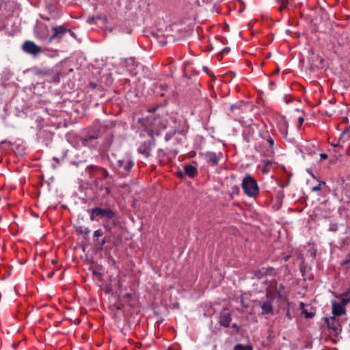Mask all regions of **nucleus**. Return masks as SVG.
Returning <instances> with one entry per match:
<instances>
[{"mask_svg": "<svg viewBox=\"0 0 350 350\" xmlns=\"http://www.w3.org/2000/svg\"><path fill=\"white\" fill-rule=\"evenodd\" d=\"M103 232L100 229H98V230H96L94 232V235H93V237H94V241L95 243H98V239L99 237H102L103 236Z\"/></svg>", "mask_w": 350, "mask_h": 350, "instance_id": "obj_39", "label": "nucleus"}, {"mask_svg": "<svg viewBox=\"0 0 350 350\" xmlns=\"http://www.w3.org/2000/svg\"><path fill=\"white\" fill-rule=\"evenodd\" d=\"M68 33H69L70 34V36L73 38H75L76 37V34L75 33H74L73 31H72V30L70 29V31H68Z\"/></svg>", "mask_w": 350, "mask_h": 350, "instance_id": "obj_63", "label": "nucleus"}, {"mask_svg": "<svg viewBox=\"0 0 350 350\" xmlns=\"http://www.w3.org/2000/svg\"><path fill=\"white\" fill-rule=\"evenodd\" d=\"M232 327L236 331L237 333H239L241 330V327L238 325L237 323H233L232 325Z\"/></svg>", "mask_w": 350, "mask_h": 350, "instance_id": "obj_49", "label": "nucleus"}, {"mask_svg": "<svg viewBox=\"0 0 350 350\" xmlns=\"http://www.w3.org/2000/svg\"><path fill=\"white\" fill-rule=\"evenodd\" d=\"M299 308L301 310V314L304 316L306 319H312L315 315V312H309L307 310V309L305 308V304L302 301L299 303Z\"/></svg>", "mask_w": 350, "mask_h": 350, "instance_id": "obj_28", "label": "nucleus"}, {"mask_svg": "<svg viewBox=\"0 0 350 350\" xmlns=\"http://www.w3.org/2000/svg\"><path fill=\"white\" fill-rule=\"evenodd\" d=\"M350 262V254L348 255L347 259L341 262V265H345Z\"/></svg>", "mask_w": 350, "mask_h": 350, "instance_id": "obj_51", "label": "nucleus"}, {"mask_svg": "<svg viewBox=\"0 0 350 350\" xmlns=\"http://www.w3.org/2000/svg\"><path fill=\"white\" fill-rule=\"evenodd\" d=\"M332 317H336L337 316H340L343 314H345L346 310L345 308L343 307V305H340V303H338L335 301H332Z\"/></svg>", "mask_w": 350, "mask_h": 350, "instance_id": "obj_19", "label": "nucleus"}, {"mask_svg": "<svg viewBox=\"0 0 350 350\" xmlns=\"http://www.w3.org/2000/svg\"><path fill=\"white\" fill-rule=\"evenodd\" d=\"M117 225L116 218L113 219H107L104 221L103 227L106 231L111 233L112 228Z\"/></svg>", "mask_w": 350, "mask_h": 350, "instance_id": "obj_29", "label": "nucleus"}, {"mask_svg": "<svg viewBox=\"0 0 350 350\" xmlns=\"http://www.w3.org/2000/svg\"><path fill=\"white\" fill-rule=\"evenodd\" d=\"M244 193L250 198H256L259 194V187L257 181L250 174L246 175L241 184Z\"/></svg>", "mask_w": 350, "mask_h": 350, "instance_id": "obj_7", "label": "nucleus"}, {"mask_svg": "<svg viewBox=\"0 0 350 350\" xmlns=\"http://www.w3.org/2000/svg\"><path fill=\"white\" fill-rule=\"evenodd\" d=\"M304 121V118L303 116H300L298 118V126L301 127L303 124V122Z\"/></svg>", "mask_w": 350, "mask_h": 350, "instance_id": "obj_52", "label": "nucleus"}, {"mask_svg": "<svg viewBox=\"0 0 350 350\" xmlns=\"http://www.w3.org/2000/svg\"><path fill=\"white\" fill-rule=\"evenodd\" d=\"M167 155V153L164 151V150L161 149V148H159L158 150H157V158L159 159V163L163 165V162L162 161L163 158L164 157H165Z\"/></svg>", "mask_w": 350, "mask_h": 350, "instance_id": "obj_37", "label": "nucleus"}, {"mask_svg": "<svg viewBox=\"0 0 350 350\" xmlns=\"http://www.w3.org/2000/svg\"><path fill=\"white\" fill-rule=\"evenodd\" d=\"M97 86H98L97 83H96L94 82H90L89 83V87L92 89H96L97 88Z\"/></svg>", "mask_w": 350, "mask_h": 350, "instance_id": "obj_54", "label": "nucleus"}, {"mask_svg": "<svg viewBox=\"0 0 350 350\" xmlns=\"http://www.w3.org/2000/svg\"><path fill=\"white\" fill-rule=\"evenodd\" d=\"M175 134H176V131H168L167 133H166V134L165 135V142L170 141V139H172V137L175 135Z\"/></svg>", "mask_w": 350, "mask_h": 350, "instance_id": "obj_40", "label": "nucleus"}, {"mask_svg": "<svg viewBox=\"0 0 350 350\" xmlns=\"http://www.w3.org/2000/svg\"><path fill=\"white\" fill-rule=\"evenodd\" d=\"M100 133L98 131L87 130L82 135L79 137V144L87 147L91 150L96 149L98 145V138Z\"/></svg>", "mask_w": 350, "mask_h": 350, "instance_id": "obj_5", "label": "nucleus"}, {"mask_svg": "<svg viewBox=\"0 0 350 350\" xmlns=\"http://www.w3.org/2000/svg\"><path fill=\"white\" fill-rule=\"evenodd\" d=\"M338 230V224L337 223H331L329 224V230L336 232Z\"/></svg>", "mask_w": 350, "mask_h": 350, "instance_id": "obj_43", "label": "nucleus"}, {"mask_svg": "<svg viewBox=\"0 0 350 350\" xmlns=\"http://www.w3.org/2000/svg\"><path fill=\"white\" fill-rule=\"evenodd\" d=\"M85 173L88 178L92 181L97 180H105L108 178H112V176L109 174L108 170L101 166L96 165H90L85 167Z\"/></svg>", "mask_w": 350, "mask_h": 350, "instance_id": "obj_4", "label": "nucleus"}, {"mask_svg": "<svg viewBox=\"0 0 350 350\" xmlns=\"http://www.w3.org/2000/svg\"><path fill=\"white\" fill-rule=\"evenodd\" d=\"M46 10L49 12L53 19H57L59 17V14L56 10L55 6L51 3H46L45 5Z\"/></svg>", "mask_w": 350, "mask_h": 350, "instance_id": "obj_23", "label": "nucleus"}, {"mask_svg": "<svg viewBox=\"0 0 350 350\" xmlns=\"http://www.w3.org/2000/svg\"><path fill=\"white\" fill-rule=\"evenodd\" d=\"M273 297H272V293L270 289H266L265 297L261 298L260 300H256V306H258L262 309L261 314L263 316L273 315L274 308L273 306Z\"/></svg>", "mask_w": 350, "mask_h": 350, "instance_id": "obj_6", "label": "nucleus"}, {"mask_svg": "<svg viewBox=\"0 0 350 350\" xmlns=\"http://www.w3.org/2000/svg\"><path fill=\"white\" fill-rule=\"evenodd\" d=\"M100 191H104L105 193H104V196H108L111 193V189L109 187H103V186H101L100 187Z\"/></svg>", "mask_w": 350, "mask_h": 350, "instance_id": "obj_45", "label": "nucleus"}, {"mask_svg": "<svg viewBox=\"0 0 350 350\" xmlns=\"http://www.w3.org/2000/svg\"><path fill=\"white\" fill-rule=\"evenodd\" d=\"M51 30L53 33L51 35L50 38L51 42L55 40H61L65 34L68 33V31H70V29L66 27L64 25H59L52 27Z\"/></svg>", "mask_w": 350, "mask_h": 350, "instance_id": "obj_14", "label": "nucleus"}, {"mask_svg": "<svg viewBox=\"0 0 350 350\" xmlns=\"http://www.w3.org/2000/svg\"><path fill=\"white\" fill-rule=\"evenodd\" d=\"M325 321L327 327L332 330V334L335 336H338L342 332V327L339 319L335 317H330L325 318Z\"/></svg>", "mask_w": 350, "mask_h": 350, "instance_id": "obj_13", "label": "nucleus"}, {"mask_svg": "<svg viewBox=\"0 0 350 350\" xmlns=\"http://www.w3.org/2000/svg\"><path fill=\"white\" fill-rule=\"evenodd\" d=\"M22 49L25 53L33 55H36L42 51L40 46L29 40L25 41L23 43Z\"/></svg>", "mask_w": 350, "mask_h": 350, "instance_id": "obj_17", "label": "nucleus"}, {"mask_svg": "<svg viewBox=\"0 0 350 350\" xmlns=\"http://www.w3.org/2000/svg\"><path fill=\"white\" fill-rule=\"evenodd\" d=\"M262 271L265 275L276 276L278 271L276 269L273 267H262Z\"/></svg>", "mask_w": 350, "mask_h": 350, "instance_id": "obj_30", "label": "nucleus"}, {"mask_svg": "<svg viewBox=\"0 0 350 350\" xmlns=\"http://www.w3.org/2000/svg\"><path fill=\"white\" fill-rule=\"evenodd\" d=\"M291 258V256L290 255H285L282 258V260H283L284 261H288L289 260V258Z\"/></svg>", "mask_w": 350, "mask_h": 350, "instance_id": "obj_59", "label": "nucleus"}, {"mask_svg": "<svg viewBox=\"0 0 350 350\" xmlns=\"http://www.w3.org/2000/svg\"><path fill=\"white\" fill-rule=\"evenodd\" d=\"M36 135L37 139L39 142L43 144L46 146H48L53 139V133L47 129L40 128Z\"/></svg>", "mask_w": 350, "mask_h": 350, "instance_id": "obj_12", "label": "nucleus"}, {"mask_svg": "<svg viewBox=\"0 0 350 350\" xmlns=\"http://www.w3.org/2000/svg\"><path fill=\"white\" fill-rule=\"evenodd\" d=\"M84 163H85V161H81V160H79L77 161H70V165L75 166L76 167H81L84 165Z\"/></svg>", "mask_w": 350, "mask_h": 350, "instance_id": "obj_41", "label": "nucleus"}, {"mask_svg": "<svg viewBox=\"0 0 350 350\" xmlns=\"http://www.w3.org/2000/svg\"><path fill=\"white\" fill-rule=\"evenodd\" d=\"M90 215V219L92 221H105L107 219H113L116 217V211L110 207L95 206L92 209L88 210Z\"/></svg>", "mask_w": 350, "mask_h": 350, "instance_id": "obj_2", "label": "nucleus"}, {"mask_svg": "<svg viewBox=\"0 0 350 350\" xmlns=\"http://www.w3.org/2000/svg\"><path fill=\"white\" fill-rule=\"evenodd\" d=\"M67 152H68V150H66V149H63V150H62V152H61V154H62L61 157H60V158H58V157H53V160H54V161H56L57 164L60 163H61V161H62L64 159V158L66 157V155H67Z\"/></svg>", "mask_w": 350, "mask_h": 350, "instance_id": "obj_38", "label": "nucleus"}, {"mask_svg": "<svg viewBox=\"0 0 350 350\" xmlns=\"http://www.w3.org/2000/svg\"><path fill=\"white\" fill-rule=\"evenodd\" d=\"M66 74L62 73L59 71L56 70V72H54L51 70V74L50 75H48V77L49 78L47 79L49 82H53L55 83H59L60 82V79L63 77H64Z\"/></svg>", "mask_w": 350, "mask_h": 350, "instance_id": "obj_22", "label": "nucleus"}, {"mask_svg": "<svg viewBox=\"0 0 350 350\" xmlns=\"http://www.w3.org/2000/svg\"><path fill=\"white\" fill-rule=\"evenodd\" d=\"M106 243V239L105 238H103L100 242H98L97 243H96V247H98V249L99 250H102L104 245Z\"/></svg>", "mask_w": 350, "mask_h": 350, "instance_id": "obj_47", "label": "nucleus"}, {"mask_svg": "<svg viewBox=\"0 0 350 350\" xmlns=\"http://www.w3.org/2000/svg\"><path fill=\"white\" fill-rule=\"evenodd\" d=\"M109 163L115 175L120 178L133 176L136 170L135 159L130 153H126L120 157L112 154Z\"/></svg>", "mask_w": 350, "mask_h": 350, "instance_id": "obj_1", "label": "nucleus"}, {"mask_svg": "<svg viewBox=\"0 0 350 350\" xmlns=\"http://www.w3.org/2000/svg\"><path fill=\"white\" fill-rule=\"evenodd\" d=\"M1 144H8V146H12L13 143L8 140H3L0 142V145Z\"/></svg>", "mask_w": 350, "mask_h": 350, "instance_id": "obj_53", "label": "nucleus"}, {"mask_svg": "<svg viewBox=\"0 0 350 350\" xmlns=\"http://www.w3.org/2000/svg\"><path fill=\"white\" fill-rule=\"evenodd\" d=\"M234 350H253L252 345L237 344L234 346Z\"/></svg>", "mask_w": 350, "mask_h": 350, "instance_id": "obj_36", "label": "nucleus"}, {"mask_svg": "<svg viewBox=\"0 0 350 350\" xmlns=\"http://www.w3.org/2000/svg\"><path fill=\"white\" fill-rule=\"evenodd\" d=\"M124 297L126 298V299H132L133 297V295L132 293H126L124 295Z\"/></svg>", "mask_w": 350, "mask_h": 350, "instance_id": "obj_55", "label": "nucleus"}, {"mask_svg": "<svg viewBox=\"0 0 350 350\" xmlns=\"http://www.w3.org/2000/svg\"><path fill=\"white\" fill-rule=\"evenodd\" d=\"M189 126L187 124L185 120L183 121V122H179L178 125L175 127L173 131H176V133L181 134L182 135H185L188 131Z\"/></svg>", "mask_w": 350, "mask_h": 350, "instance_id": "obj_24", "label": "nucleus"}, {"mask_svg": "<svg viewBox=\"0 0 350 350\" xmlns=\"http://www.w3.org/2000/svg\"><path fill=\"white\" fill-rule=\"evenodd\" d=\"M349 131V129L347 127H346L343 131L341 133L340 137H339V139H338V141L337 143H331L330 145L333 147H336V148H342L340 145V141L342 139V138L343 137L344 135L347 133Z\"/></svg>", "mask_w": 350, "mask_h": 350, "instance_id": "obj_35", "label": "nucleus"}, {"mask_svg": "<svg viewBox=\"0 0 350 350\" xmlns=\"http://www.w3.org/2000/svg\"><path fill=\"white\" fill-rule=\"evenodd\" d=\"M306 171H307V172H308V174H310V175H311L314 178H315V179L317 178H316V176L313 174V173H312V170H310V169H307V170H306Z\"/></svg>", "mask_w": 350, "mask_h": 350, "instance_id": "obj_62", "label": "nucleus"}, {"mask_svg": "<svg viewBox=\"0 0 350 350\" xmlns=\"http://www.w3.org/2000/svg\"><path fill=\"white\" fill-rule=\"evenodd\" d=\"M346 154L347 156H349L350 157V144L349 145L348 148H347V150H346Z\"/></svg>", "mask_w": 350, "mask_h": 350, "instance_id": "obj_64", "label": "nucleus"}, {"mask_svg": "<svg viewBox=\"0 0 350 350\" xmlns=\"http://www.w3.org/2000/svg\"><path fill=\"white\" fill-rule=\"evenodd\" d=\"M195 165L192 164H185L183 166V169L178 170L176 172L177 177L179 178L183 179L186 177L189 178H194L198 174V169H197V163L193 162Z\"/></svg>", "mask_w": 350, "mask_h": 350, "instance_id": "obj_9", "label": "nucleus"}, {"mask_svg": "<svg viewBox=\"0 0 350 350\" xmlns=\"http://www.w3.org/2000/svg\"><path fill=\"white\" fill-rule=\"evenodd\" d=\"M147 134L151 139L141 142L137 148V152L146 158L150 156V152L155 146L156 140L154 139V135H159L160 133L155 129L147 128Z\"/></svg>", "mask_w": 350, "mask_h": 350, "instance_id": "obj_3", "label": "nucleus"}, {"mask_svg": "<svg viewBox=\"0 0 350 350\" xmlns=\"http://www.w3.org/2000/svg\"><path fill=\"white\" fill-rule=\"evenodd\" d=\"M54 275V272L53 271H50L47 273V277L49 278H52Z\"/></svg>", "mask_w": 350, "mask_h": 350, "instance_id": "obj_61", "label": "nucleus"}, {"mask_svg": "<svg viewBox=\"0 0 350 350\" xmlns=\"http://www.w3.org/2000/svg\"><path fill=\"white\" fill-rule=\"evenodd\" d=\"M40 16L44 19V20H46V21H50L51 18V16H45V15H42V14H40Z\"/></svg>", "mask_w": 350, "mask_h": 350, "instance_id": "obj_56", "label": "nucleus"}, {"mask_svg": "<svg viewBox=\"0 0 350 350\" xmlns=\"http://www.w3.org/2000/svg\"><path fill=\"white\" fill-rule=\"evenodd\" d=\"M169 89V85L167 83H157L154 85L155 93L160 97L165 96V92Z\"/></svg>", "mask_w": 350, "mask_h": 350, "instance_id": "obj_20", "label": "nucleus"}, {"mask_svg": "<svg viewBox=\"0 0 350 350\" xmlns=\"http://www.w3.org/2000/svg\"><path fill=\"white\" fill-rule=\"evenodd\" d=\"M153 120H154V122L152 121V118H148L146 121L148 122H149L150 124H152L154 125L159 126L160 128L161 129H163V130H164V129H165L167 128L166 121L162 120L161 118H159V117L154 118Z\"/></svg>", "mask_w": 350, "mask_h": 350, "instance_id": "obj_26", "label": "nucleus"}, {"mask_svg": "<svg viewBox=\"0 0 350 350\" xmlns=\"http://www.w3.org/2000/svg\"><path fill=\"white\" fill-rule=\"evenodd\" d=\"M232 321V314L228 308H224L219 315V324L224 327H228Z\"/></svg>", "mask_w": 350, "mask_h": 350, "instance_id": "obj_16", "label": "nucleus"}, {"mask_svg": "<svg viewBox=\"0 0 350 350\" xmlns=\"http://www.w3.org/2000/svg\"><path fill=\"white\" fill-rule=\"evenodd\" d=\"M273 163V161H271V160L262 161V165L260 166L261 172L263 174H267L270 172Z\"/></svg>", "mask_w": 350, "mask_h": 350, "instance_id": "obj_27", "label": "nucleus"}, {"mask_svg": "<svg viewBox=\"0 0 350 350\" xmlns=\"http://www.w3.org/2000/svg\"><path fill=\"white\" fill-rule=\"evenodd\" d=\"M275 291V297L278 301L286 302L288 305H290L288 292L286 290V287L283 284L275 282L273 286Z\"/></svg>", "mask_w": 350, "mask_h": 350, "instance_id": "obj_11", "label": "nucleus"}, {"mask_svg": "<svg viewBox=\"0 0 350 350\" xmlns=\"http://www.w3.org/2000/svg\"><path fill=\"white\" fill-rule=\"evenodd\" d=\"M320 158L321 160L326 159L328 158V155L326 153L320 154Z\"/></svg>", "mask_w": 350, "mask_h": 350, "instance_id": "obj_57", "label": "nucleus"}, {"mask_svg": "<svg viewBox=\"0 0 350 350\" xmlns=\"http://www.w3.org/2000/svg\"><path fill=\"white\" fill-rule=\"evenodd\" d=\"M289 306L290 305H288V307L286 308V314H285V316L288 319H292L293 318V316L291 314V311H290V308H289Z\"/></svg>", "mask_w": 350, "mask_h": 350, "instance_id": "obj_48", "label": "nucleus"}, {"mask_svg": "<svg viewBox=\"0 0 350 350\" xmlns=\"http://www.w3.org/2000/svg\"><path fill=\"white\" fill-rule=\"evenodd\" d=\"M341 299L340 305H343V307L345 308L347 304H348L350 301V298L349 297H338Z\"/></svg>", "mask_w": 350, "mask_h": 350, "instance_id": "obj_46", "label": "nucleus"}, {"mask_svg": "<svg viewBox=\"0 0 350 350\" xmlns=\"http://www.w3.org/2000/svg\"><path fill=\"white\" fill-rule=\"evenodd\" d=\"M34 35L36 38L41 41L51 43L50 32L48 26L44 23H37L33 29Z\"/></svg>", "mask_w": 350, "mask_h": 350, "instance_id": "obj_8", "label": "nucleus"}, {"mask_svg": "<svg viewBox=\"0 0 350 350\" xmlns=\"http://www.w3.org/2000/svg\"><path fill=\"white\" fill-rule=\"evenodd\" d=\"M321 185H325V182L319 181L318 185L314 186L311 189L312 191H319L321 189Z\"/></svg>", "mask_w": 350, "mask_h": 350, "instance_id": "obj_42", "label": "nucleus"}, {"mask_svg": "<svg viewBox=\"0 0 350 350\" xmlns=\"http://www.w3.org/2000/svg\"><path fill=\"white\" fill-rule=\"evenodd\" d=\"M203 159L206 162L212 165L213 167L217 166L219 165L220 159L223 158V153L219 152L218 153L207 151L205 152L200 153Z\"/></svg>", "mask_w": 350, "mask_h": 350, "instance_id": "obj_10", "label": "nucleus"}, {"mask_svg": "<svg viewBox=\"0 0 350 350\" xmlns=\"http://www.w3.org/2000/svg\"><path fill=\"white\" fill-rule=\"evenodd\" d=\"M230 51V49L229 47H225L222 51L221 53H228Z\"/></svg>", "mask_w": 350, "mask_h": 350, "instance_id": "obj_60", "label": "nucleus"}, {"mask_svg": "<svg viewBox=\"0 0 350 350\" xmlns=\"http://www.w3.org/2000/svg\"><path fill=\"white\" fill-rule=\"evenodd\" d=\"M278 128L280 133L286 137L288 134V122L284 116L278 122Z\"/></svg>", "mask_w": 350, "mask_h": 350, "instance_id": "obj_25", "label": "nucleus"}, {"mask_svg": "<svg viewBox=\"0 0 350 350\" xmlns=\"http://www.w3.org/2000/svg\"><path fill=\"white\" fill-rule=\"evenodd\" d=\"M76 231L82 234L85 239L88 238L89 234L90 233V230L88 228L82 226L76 227Z\"/></svg>", "mask_w": 350, "mask_h": 350, "instance_id": "obj_31", "label": "nucleus"}, {"mask_svg": "<svg viewBox=\"0 0 350 350\" xmlns=\"http://www.w3.org/2000/svg\"><path fill=\"white\" fill-rule=\"evenodd\" d=\"M291 100V98H288V96L286 95L284 96V102L286 103V104H288Z\"/></svg>", "mask_w": 350, "mask_h": 350, "instance_id": "obj_58", "label": "nucleus"}, {"mask_svg": "<svg viewBox=\"0 0 350 350\" xmlns=\"http://www.w3.org/2000/svg\"><path fill=\"white\" fill-rule=\"evenodd\" d=\"M250 273L253 275L254 278L260 280H261L264 276V273L262 271V267L258 269L252 270Z\"/></svg>", "mask_w": 350, "mask_h": 350, "instance_id": "obj_32", "label": "nucleus"}, {"mask_svg": "<svg viewBox=\"0 0 350 350\" xmlns=\"http://www.w3.org/2000/svg\"><path fill=\"white\" fill-rule=\"evenodd\" d=\"M254 148L256 152L265 157H269L274 154L273 148L269 149V145H266L263 142L256 140Z\"/></svg>", "mask_w": 350, "mask_h": 350, "instance_id": "obj_15", "label": "nucleus"}, {"mask_svg": "<svg viewBox=\"0 0 350 350\" xmlns=\"http://www.w3.org/2000/svg\"><path fill=\"white\" fill-rule=\"evenodd\" d=\"M282 4L280 7V10H282L283 8H286L288 5V0H281Z\"/></svg>", "mask_w": 350, "mask_h": 350, "instance_id": "obj_50", "label": "nucleus"}, {"mask_svg": "<svg viewBox=\"0 0 350 350\" xmlns=\"http://www.w3.org/2000/svg\"><path fill=\"white\" fill-rule=\"evenodd\" d=\"M33 75L38 77H48L51 74V70L48 68H42L40 67H33L32 68Z\"/></svg>", "mask_w": 350, "mask_h": 350, "instance_id": "obj_21", "label": "nucleus"}, {"mask_svg": "<svg viewBox=\"0 0 350 350\" xmlns=\"http://www.w3.org/2000/svg\"><path fill=\"white\" fill-rule=\"evenodd\" d=\"M350 245V235L345 237L341 241V246L345 247L346 245Z\"/></svg>", "mask_w": 350, "mask_h": 350, "instance_id": "obj_44", "label": "nucleus"}, {"mask_svg": "<svg viewBox=\"0 0 350 350\" xmlns=\"http://www.w3.org/2000/svg\"><path fill=\"white\" fill-rule=\"evenodd\" d=\"M258 136L263 141H266L267 144L269 145V149H273L275 144V141L267 128L260 130L258 131Z\"/></svg>", "mask_w": 350, "mask_h": 350, "instance_id": "obj_18", "label": "nucleus"}, {"mask_svg": "<svg viewBox=\"0 0 350 350\" xmlns=\"http://www.w3.org/2000/svg\"><path fill=\"white\" fill-rule=\"evenodd\" d=\"M349 208L347 206L343 205L338 208V213L340 217H344L345 218L348 217L347 211Z\"/></svg>", "mask_w": 350, "mask_h": 350, "instance_id": "obj_34", "label": "nucleus"}, {"mask_svg": "<svg viewBox=\"0 0 350 350\" xmlns=\"http://www.w3.org/2000/svg\"><path fill=\"white\" fill-rule=\"evenodd\" d=\"M244 105L243 100H239L236 103L232 104L230 107V110L231 112H234L236 109H241L242 107Z\"/></svg>", "mask_w": 350, "mask_h": 350, "instance_id": "obj_33", "label": "nucleus"}]
</instances>
